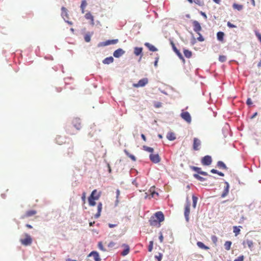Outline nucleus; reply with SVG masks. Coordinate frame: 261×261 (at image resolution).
<instances>
[{
	"instance_id": "1",
	"label": "nucleus",
	"mask_w": 261,
	"mask_h": 261,
	"mask_svg": "<svg viewBox=\"0 0 261 261\" xmlns=\"http://www.w3.org/2000/svg\"><path fill=\"white\" fill-rule=\"evenodd\" d=\"M100 195L101 192H97V190H94L88 198L89 205L91 206H95L96 204L95 200H98L100 197Z\"/></svg>"
},
{
	"instance_id": "2",
	"label": "nucleus",
	"mask_w": 261,
	"mask_h": 261,
	"mask_svg": "<svg viewBox=\"0 0 261 261\" xmlns=\"http://www.w3.org/2000/svg\"><path fill=\"white\" fill-rule=\"evenodd\" d=\"M24 236L25 237V238L21 239L20 240V243L24 246L30 245L32 243V238L28 233H25Z\"/></svg>"
},
{
	"instance_id": "3",
	"label": "nucleus",
	"mask_w": 261,
	"mask_h": 261,
	"mask_svg": "<svg viewBox=\"0 0 261 261\" xmlns=\"http://www.w3.org/2000/svg\"><path fill=\"white\" fill-rule=\"evenodd\" d=\"M190 202L187 200L185 208L184 215L187 222L189 220V216L190 213Z\"/></svg>"
},
{
	"instance_id": "4",
	"label": "nucleus",
	"mask_w": 261,
	"mask_h": 261,
	"mask_svg": "<svg viewBox=\"0 0 261 261\" xmlns=\"http://www.w3.org/2000/svg\"><path fill=\"white\" fill-rule=\"evenodd\" d=\"M148 83V80L147 78H143L139 81L137 83L133 84V87L135 88H139L140 87L145 86Z\"/></svg>"
},
{
	"instance_id": "5",
	"label": "nucleus",
	"mask_w": 261,
	"mask_h": 261,
	"mask_svg": "<svg viewBox=\"0 0 261 261\" xmlns=\"http://www.w3.org/2000/svg\"><path fill=\"white\" fill-rule=\"evenodd\" d=\"M212 159L211 156L205 155L201 160V163L203 165L208 166L211 164Z\"/></svg>"
},
{
	"instance_id": "6",
	"label": "nucleus",
	"mask_w": 261,
	"mask_h": 261,
	"mask_svg": "<svg viewBox=\"0 0 261 261\" xmlns=\"http://www.w3.org/2000/svg\"><path fill=\"white\" fill-rule=\"evenodd\" d=\"M193 26V30L194 31L197 33V34H199V32L201 31L202 28L200 25V24L199 23L198 21L196 20H194L192 22Z\"/></svg>"
},
{
	"instance_id": "7",
	"label": "nucleus",
	"mask_w": 261,
	"mask_h": 261,
	"mask_svg": "<svg viewBox=\"0 0 261 261\" xmlns=\"http://www.w3.org/2000/svg\"><path fill=\"white\" fill-rule=\"evenodd\" d=\"M242 244L244 248L248 247L250 249V250H252L253 247V242L252 240L246 239L243 242Z\"/></svg>"
},
{
	"instance_id": "8",
	"label": "nucleus",
	"mask_w": 261,
	"mask_h": 261,
	"mask_svg": "<svg viewBox=\"0 0 261 261\" xmlns=\"http://www.w3.org/2000/svg\"><path fill=\"white\" fill-rule=\"evenodd\" d=\"M72 124L74 127L77 130H80L82 128L81 121L80 118H75L72 120Z\"/></svg>"
},
{
	"instance_id": "9",
	"label": "nucleus",
	"mask_w": 261,
	"mask_h": 261,
	"mask_svg": "<svg viewBox=\"0 0 261 261\" xmlns=\"http://www.w3.org/2000/svg\"><path fill=\"white\" fill-rule=\"evenodd\" d=\"M181 117L187 121L188 123H190L191 122V117L190 114L188 112H183L180 114Z\"/></svg>"
},
{
	"instance_id": "10",
	"label": "nucleus",
	"mask_w": 261,
	"mask_h": 261,
	"mask_svg": "<svg viewBox=\"0 0 261 261\" xmlns=\"http://www.w3.org/2000/svg\"><path fill=\"white\" fill-rule=\"evenodd\" d=\"M149 159L154 163H158L161 161V158L158 154H150L149 155Z\"/></svg>"
},
{
	"instance_id": "11",
	"label": "nucleus",
	"mask_w": 261,
	"mask_h": 261,
	"mask_svg": "<svg viewBox=\"0 0 261 261\" xmlns=\"http://www.w3.org/2000/svg\"><path fill=\"white\" fill-rule=\"evenodd\" d=\"M149 223L150 225L157 227H159L161 225L160 223L158 221L155 217H154V216H152L150 218Z\"/></svg>"
},
{
	"instance_id": "12",
	"label": "nucleus",
	"mask_w": 261,
	"mask_h": 261,
	"mask_svg": "<svg viewBox=\"0 0 261 261\" xmlns=\"http://www.w3.org/2000/svg\"><path fill=\"white\" fill-rule=\"evenodd\" d=\"M201 141L198 138H194L193 140V149L194 150H198L200 149Z\"/></svg>"
},
{
	"instance_id": "13",
	"label": "nucleus",
	"mask_w": 261,
	"mask_h": 261,
	"mask_svg": "<svg viewBox=\"0 0 261 261\" xmlns=\"http://www.w3.org/2000/svg\"><path fill=\"white\" fill-rule=\"evenodd\" d=\"M37 213L35 210H30L25 212L24 214L21 216V219H25L36 215Z\"/></svg>"
},
{
	"instance_id": "14",
	"label": "nucleus",
	"mask_w": 261,
	"mask_h": 261,
	"mask_svg": "<svg viewBox=\"0 0 261 261\" xmlns=\"http://www.w3.org/2000/svg\"><path fill=\"white\" fill-rule=\"evenodd\" d=\"M154 217L159 221L160 223L163 222L164 220V215L162 212H156L154 215Z\"/></svg>"
},
{
	"instance_id": "15",
	"label": "nucleus",
	"mask_w": 261,
	"mask_h": 261,
	"mask_svg": "<svg viewBox=\"0 0 261 261\" xmlns=\"http://www.w3.org/2000/svg\"><path fill=\"white\" fill-rule=\"evenodd\" d=\"M224 184H225V186L224 187V191L221 194V197L222 198L226 197L228 195V192H229V185L228 182L227 181H225Z\"/></svg>"
},
{
	"instance_id": "16",
	"label": "nucleus",
	"mask_w": 261,
	"mask_h": 261,
	"mask_svg": "<svg viewBox=\"0 0 261 261\" xmlns=\"http://www.w3.org/2000/svg\"><path fill=\"white\" fill-rule=\"evenodd\" d=\"M125 51L121 48H118L113 53V56L115 58H119L123 54H124Z\"/></svg>"
},
{
	"instance_id": "17",
	"label": "nucleus",
	"mask_w": 261,
	"mask_h": 261,
	"mask_svg": "<svg viewBox=\"0 0 261 261\" xmlns=\"http://www.w3.org/2000/svg\"><path fill=\"white\" fill-rule=\"evenodd\" d=\"M89 256H93L95 261H100L101 258L99 254L96 251H92L89 254Z\"/></svg>"
},
{
	"instance_id": "18",
	"label": "nucleus",
	"mask_w": 261,
	"mask_h": 261,
	"mask_svg": "<svg viewBox=\"0 0 261 261\" xmlns=\"http://www.w3.org/2000/svg\"><path fill=\"white\" fill-rule=\"evenodd\" d=\"M142 50H143L142 47H136L134 48V54L136 56H140V59H141L143 56Z\"/></svg>"
},
{
	"instance_id": "19",
	"label": "nucleus",
	"mask_w": 261,
	"mask_h": 261,
	"mask_svg": "<svg viewBox=\"0 0 261 261\" xmlns=\"http://www.w3.org/2000/svg\"><path fill=\"white\" fill-rule=\"evenodd\" d=\"M61 16L64 20L69 18L67 10L64 7H62L61 8Z\"/></svg>"
},
{
	"instance_id": "20",
	"label": "nucleus",
	"mask_w": 261,
	"mask_h": 261,
	"mask_svg": "<svg viewBox=\"0 0 261 261\" xmlns=\"http://www.w3.org/2000/svg\"><path fill=\"white\" fill-rule=\"evenodd\" d=\"M192 169L194 171L197 172L198 173H199L200 174H201L204 176L207 175V173L206 172L201 171V169L199 167L193 166L192 167Z\"/></svg>"
},
{
	"instance_id": "21",
	"label": "nucleus",
	"mask_w": 261,
	"mask_h": 261,
	"mask_svg": "<svg viewBox=\"0 0 261 261\" xmlns=\"http://www.w3.org/2000/svg\"><path fill=\"white\" fill-rule=\"evenodd\" d=\"M102 204L101 202L98 203L97 205V213L95 215V218H98L100 216L102 210Z\"/></svg>"
},
{
	"instance_id": "22",
	"label": "nucleus",
	"mask_w": 261,
	"mask_h": 261,
	"mask_svg": "<svg viewBox=\"0 0 261 261\" xmlns=\"http://www.w3.org/2000/svg\"><path fill=\"white\" fill-rule=\"evenodd\" d=\"M144 45L151 51H156L158 50V49L154 46L148 42H146Z\"/></svg>"
},
{
	"instance_id": "23",
	"label": "nucleus",
	"mask_w": 261,
	"mask_h": 261,
	"mask_svg": "<svg viewBox=\"0 0 261 261\" xmlns=\"http://www.w3.org/2000/svg\"><path fill=\"white\" fill-rule=\"evenodd\" d=\"M118 42V39H113V40H107L106 42H105L103 43H104V45L106 46V45H109L110 44H115L117 43Z\"/></svg>"
},
{
	"instance_id": "24",
	"label": "nucleus",
	"mask_w": 261,
	"mask_h": 261,
	"mask_svg": "<svg viewBox=\"0 0 261 261\" xmlns=\"http://www.w3.org/2000/svg\"><path fill=\"white\" fill-rule=\"evenodd\" d=\"M167 138L170 141H173L176 139L175 134L173 132H169L167 135Z\"/></svg>"
},
{
	"instance_id": "25",
	"label": "nucleus",
	"mask_w": 261,
	"mask_h": 261,
	"mask_svg": "<svg viewBox=\"0 0 261 261\" xmlns=\"http://www.w3.org/2000/svg\"><path fill=\"white\" fill-rule=\"evenodd\" d=\"M114 61V59L112 57H107L105 58L103 61L102 63L105 64H109L110 63H113Z\"/></svg>"
},
{
	"instance_id": "26",
	"label": "nucleus",
	"mask_w": 261,
	"mask_h": 261,
	"mask_svg": "<svg viewBox=\"0 0 261 261\" xmlns=\"http://www.w3.org/2000/svg\"><path fill=\"white\" fill-rule=\"evenodd\" d=\"M123 246L125 247V249L121 252V255L123 256H125L128 254L129 252V247L128 245L126 244H123Z\"/></svg>"
},
{
	"instance_id": "27",
	"label": "nucleus",
	"mask_w": 261,
	"mask_h": 261,
	"mask_svg": "<svg viewBox=\"0 0 261 261\" xmlns=\"http://www.w3.org/2000/svg\"><path fill=\"white\" fill-rule=\"evenodd\" d=\"M85 18L87 19H89L91 20V23L92 24H94V17L91 14V13L88 12L85 15Z\"/></svg>"
},
{
	"instance_id": "28",
	"label": "nucleus",
	"mask_w": 261,
	"mask_h": 261,
	"mask_svg": "<svg viewBox=\"0 0 261 261\" xmlns=\"http://www.w3.org/2000/svg\"><path fill=\"white\" fill-rule=\"evenodd\" d=\"M224 33L222 32H219L217 34V39L221 42L223 41Z\"/></svg>"
},
{
	"instance_id": "29",
	"label": "nucleus",
	"mask_w": 261,
	"mask_h": 261,
	"mask_svg": "<svg viewBox=\"0 0 261 261\" xmlns=\"http://www.w3.org/2000/svg\"><path fill=\"white\" fill-rule=\"evenodd\" d=\"M240 228H242V226H233V231L235 233V236H237L240 233Z\"/></svg>"
},
{
	"instance_id": "30",
	"label": "nucleus",
	"mask_w": 261,
	"mask_h": 261,
	"mask_svg": "<svg viewBox=\"0 0 261 261\" xmlns=\"http://www.w3.org/2000/svg\"><path fill=\"white\" fill-rule=\"evenodd\" d=\"M184 54L185 56L187 58H191L192 55V53L190 50L186 49L184 50Z\"/></svg>"
},
{
	"instance_id": "31",
	"label": "nucleus",
	"mask_w": 261,
	"mask_h": 261,
	"mask_svg": "<svg viewBox=\"0 0 261 261\" xmlns=\"http://www.w3.org/2000/svg\"><path fill=\"white\" fill-rule=\"evenodd\" d=\"M197 245L201 249H203L205 250H208L209 249V247L205 246L202 242H198L197 243Z\"/></svg>"
},
{
	"instance_id": "32",
	"label": "nucleus",
	"mask_w": 261,
	"mask_h": 261,
	"mask_svg": "<svg viewBox=\"0 0 261 261\" xmlns=\"http://www.w3.org/2000/svg\"><path fill=\"white\" fill-rule=\"evenodd\" d=\"M124 151L125 153L126 154V155L128 157H129L130 159H131V160H132V161H136V157H135L134 155H132V154H130V153H129V152H128L127 150L125 149V150H124Z\"/></svg>"
},
{
	"instance_id": "33",
	"label": "nucleus",
	"mask_w": 261,
	"mask_h": 261,
	"mask_svg": "<svg viewBox=\"0 0 261 261\" xmlns=\"http://www.w3.org/2000/svg\"><path fill=\"white\" fill-rule=\"evenodd\" d=\"M217 166L219 168H222L223 169H226L227 167L226 166L225 164L222 161H219L217 163Z\"/></svg>"
},
{
	"instance_id": "34",
	"label": "nucleus",
	"mask_w": 261,
	"mask_h": 261,
	"mask_svg": "<svg viewBox=\"0 0 261 261\" xmlns=\"http://www.w3.org/2000/svg\"><path fill=\"white\" fill-rule=\"evenodd\" d=\"M232 7L234 9H237L238 11H241V10H242L243 8V6L242 5H239V4H237L234 3L232 5Z\"/></svg>"
},
{
	"instance_id": "35",
	"label": "nucleus",
	"mask_w": 261,
	"mask_h": 261,
	"mask_svg": "<svg viewBox=\"0 0 261 261\" xmlns=\"http://www.w3.org/2000/svg\"><path fill=\"white\" fill-rule=\"evenodd\" d=\"M143 149L146 151L151 152V153H152L154 150L153 148H151V147H148V146H147L145 145H144L143 146Z\"/></svg>"
},
{
	"instance_id": "36",
	"label": "nucleus",
	"mask_w": 261,
	"mask_h": 261,
	"mask_svg": "<svg viewBox=\"0 0 261 261\" xmlns=\"http://www.w3.org/2000/svg\"><path fill=\"white\" fill-rule=\"evenodd\" d=\"M192 200H193V207L194 208H195L196 206L197 200H198V198L196 196H195V195H193L192 196Z\"/></svg>"
},
{
	"instance_id": "37",
	"label": "nucleus",
	"mask_w": 261,
	"mask_h": 261,
	"mask_svg": "<svg viewBox=\"0 0 261 261\" xmlns=\"http://www.w3.org/2000/svg\"><path fill=\"white\" fill-rule=\"evenodd\" d=\"M231 245V242L230 241H226L224 244V247L226 250H229Z\"/></svg>"
},
{
	"instance_id": "38",
	"label": "nucleus",
	"mask_w": 261,
	"mask_h": 261,
	"mask_svg": "<svg viewBox=\"0 0 261 261\" xmlns=\"http://www.w3.org/2000/svg\"><path fill=\"white\" fill-rule=\"evenodd\" d=\"M154 187H151V188L150 189V192L151 193V196L152 197H154L155 195H158V193L155 192L154 191Z\"/></svg>"
},
{
	"instance_id": "39",
	"label": "nucleus",
	"mask_w": 261,
	"mask_h": 261,
	"mask_svg": "<svg viewBox=\"0 0 261 261\" xmlns=\"http://www.w3.org/2000/svg\"><path fill=\"white\" fill-rule=\"evenodd\" d=\"M98 247L99 248L100 250H101L102 251H106L107 250L103 247L102 243L101 242H99L98 243Z\"/></svg>"
},
{
	"instance_id": "40",
	"label": "nucleus",
	"mask_w": 261,
	"mask_h": 261,
	"mask_svg": "<svg viewBox=\"0 0 261 261\" xmlns=\"http://www.w3.org/2000/svg\"><path fill=\"white\" fill-rule=\"evenodd\" d=\"M194 177L196 178L197 179L200 180V181H204V178L201 176H200V175H199L198 174H194Z\"/></svg>"
},
{
	"instance_id": "41",
	"label": "nucleus",
	"mask_w": 261,
	"mask_h": 261,
	"mask_svg": "<svg viewBox=\"0 0 261 261\" xmlns=\"http://www.w3.org/2000/svg\"><path fill=\"white\" fill-rule=\"evenodd\" d=\"M175 53H176V54L177 55V56L179 57V58L180 59L182 60L183 61H185L184 58L183 57L182 55H181V54L180 53V51L178 50L176 51Z\"/></svg>"
},
{
	"instance_id": "42",
	"label": "nucleus",
	"mask_w": 261,
	"mask_h": 261,
	"mask_svg": "<svg viewBox=\"0 0 261 261\" xmlns=\"http://www.w3.org/2000/svg\"><path fill=\"white\" fill-rule=\"evenodd\" d=\"M219 60L221 62H224L226 60V57L225 56L221 55L219 57Z\"/></svg>"
},
{
	"instance_id": "43",
	"label": "nucleus",
	"mask_w": 261,
	"mask_h": 261,
	"mask_svg": "<svg viewBox=\"0 0 261 261\" xmlns=\"http://www.w3.org/2000/svg\"><path fill=\"white\" fill-rule=\"evenodd\" d=\"M153 245V241H150L149 242V245L148 246V251L151 252L152 250Z\"/></svg>"
},
{
	"instance_id": "44",
	"label": "nucleus",
	"mask_w": 261,
	"mask_h": 261,
	"mask_svg": "<svg viewBox=\"0 0 261 261\" xmlns=\"http://www.w3.org/2000/svg\"><path fill=\"white\" fill-rule=\"evenodd\" d=\"M68 155L70 156L73 153V146L71 148H69L68 151Z\"/></svg>"
},
{
	"instance_id": "45",
	"label": "nucleus",
	"mask_w": 261,
	"mask_h": 261,
	"mask_svg": "<svg viewBox=\"0 0 261 261\" xmlns=\"http://www.w3.org/2000/svg\"><path fill=\"white\" fill-rule=\"evenodd\" d=\"M87 2L86 0H83L82 1V3H81V8H85L86 6H87Z\"/></svg>"
},
{
	"instance_id": "46",
	"label": "nucleus",
	"mask_w": 261,
	"mask_h": 261,
	"mask_svg": "<svg viewBox=\"0 0 261 261\" xmlns=\"http://www.w3.org/2000/svg\"><path fill=\"white\" fill-rule=\"evenodd\" d=\"M244 257L243 255H241L236 258L234 261H244Z\"/></svg>"
},
{
	"instance_id": "47",
	"label": "nucleus",
	"mask_w": 261,
	"mask_h": 261,
	"mask_svg": "<svg viewBox=\"0 0 261 261\" xmlns=\"http://www.w3.org/2000/svg\"><path fill=\"white\" fill-rule=\"evenodd\" d=\"M199 37L197 38V40L200 42H202L204 40V38L202 37L200 33L199 32V34H198Z\"/></svg>"
},
{
	"instance_id": "48",
	"label": "nucleus",
	"mask_w": 261,
	"mask_h": 261,
	"mask_svg": "<svg viewBox=\"0 0 261 261\" xmlns=\"http://www.w3.org/2000/svg\"><path fill=\"white\" fill-rule=\"evenodd\" d=\"M255 33L256 36L257 37L258 40L261 42V34L257 31H255Z\"/></svg>"
},
{
	"instance_id": "49",
	"label": "nucleus",
	"mask_w": 261,
	"mask_h": 261,
	"mask_svg": "<svg viewBox=\"0 0 261 261\" xmlns=\"http://www.w3.org/2000/svg\"><path fill=\"white\" fill-rule=\"evenodd\" d=\"M86 192H83V194H82V199L84 202V203H85V201H86Z\"/></svg>"
},
{
	"instance_id": "50",
	"label": "nucleus",
	"mask_w": 261,
	"mask_h": 261,
	"mask_svg": "<svg viewBox=\"0 0 261 261\" xmlns=\"http://www.w3.org/2000/svg\"><path fill=\"white\" fill-rule=\"evenodd\" d=\"M227 26H228L229 28H236V27H237L235 25H234V24H232V23H231V22H230L229 21H228V22H227Z\"/></svg>"
},
{
	"instance_id": "51",
	"label": "nucleus",
	"mask_w": 261,
	"mask_h": 261,
	"mask_svg": "<svg viewBox=\"0 0 261 261\" xmlns=\"http://www.w3.org/2000/svg\"><path fill=\"white\" fill-rule=\"evenodd\" d=\"M171 44L174 52L178 50L173 41L171 42Z\"/></svg>"
},
{
	"instance_id": "52",
	"label": "nucleus",
	"mask_w": 261,
	"mask_h": 261,
	"mask_svg": "<svg viewBox=\"0 0 261 261\" xmlns=\"http://www.w3.org/2000/svg\"><path fill=\"white\" fill-rule=\"evenodd\" d=\"M115 245V243L113 242H111L109 243V244L108 245V246L109 247V248H113L114 247Z\"/></svg>"
},
{
	"instance_id": "53",
	"label": "nucleus",
	"mask_w": 261,
	"mask_h": 261,
	"mask_svg": "<svg viewBox=\"0 0 261 261\" xmlns=\"http://www.w3.org/2000/svg\"><path fill=\"white\" fill-rule=\"evenodd\" d=\"M159 60V57L158 56L155 58V61L154 63V65L156 67L158 66V63Z\"/></svg>"
},
{
	"instance_id": "54",
	"label": "nucleus",
	"mask_w": 261,
	"mask_h": 261,
	"mask_svg": "<svg viewBox=\"0 0 261 261\" xmlns=\"http://www.w3.org/2000/svg\"><path fill=\"white\" fill-rule=\"evenodd\" d=\"M90 36H88V35H86L85 36V40L87 42H89L90 41Z\"/></svg>"
},
{
	"instance_id": "55",
	"label": "nucleus",
	"mask_w": 261,
	"mask_h": 261,
	"mask_svg": "<svg viewBox=\"0 0 261 261\" xmlns=\"http://www.w3.org/2000/svg\"><path fill=\"white\" fill-rule=\"evenodd\" d=\"M246 103L248 105V106H250L252 104V100H251V99L250 98H248L247 100V101H246Z\"/></svg>"
},
{
	"instance_id": "56",
	"label": "nucleus",
	"mask_w": 261,
	"mask_h": 261,
	"mask_svg": "<svg viewBox=\"0 0 261 261\" xmlns=\"http://www.w3.org/2000/svg\"><path fill=\"white\" fill-rule=\"evenodd\" d=\"M159 240L161 243H162L163 241V236L162 232H160V235L159 236Z\"/></svg>"
},
{
	"instance_id": "57",
	"label": "nucleus",
	"mask_w": 261,
	"mask_h": 261,
	"mask_svg": "<svg viewBox=\"0 0 261 261\" xmlns=\"http://www.w3.org/2000/svg\"><path fill=\"white\" fill-rule=\"evenodd\" d=\"M117 226V224H109V227L110 228H113V227H115L116 226Z\"/></svg>"
},
{
	"instance_id": "58",
	"label": "nucleus",
	"mask_w": 261,
	"mask_h": 261,
	"mask_svg": "<svg viewBox=\"0 0 261 261\" xmlns=\"http://www.w3.org/2000/svg\"><path fill=\"white\" fill-rule=\"evenodd\" d=\"M155 257L158 259V261H161L162 258V255L160 254L159 256H156Z\"/></svg>"
},
{
	"instance_id": "59",
	"label": "nucleus",
	"mask_w": 261,
	"mask_h": 261,
	"mask_svg": "<svg viewBox=\"0 0 261 261\" xmlns=\"http://www.w3.org/2000/svg\"><path fill=\"white\" fill-rule=\"evenodd\" d=\"M218 171L216 169H213L211 170V172L212 173H215V174H217L218 173Z\"/></svg>"
},
{
	"instance_id": "60",
	"label": "nucleus",
	"mask_w": 261,
	"mask_h": 261,
	"mask_svg": "<svg viewBox=\"0 0 261 261\" xmlns=\"http://www.w3.org/2000/svg\"><path fill=\"white\" fill-rule=\"evenodd\" d=\"M141 138L144 141H146V138L144 134H141Z\"/></svg>"
},
{
	"instance_id": "61",
	"label": "nucleus",
	"mask_w": 261,
	"mask_h": 261,
	"mask_svg": "<svg viewBox=\"0 0 261 261\" xmlns=\"http://www.w3.org/2000/svg\"><path fill=\"white\" fill-rule=\"evenodd\" d=\"M217 174H218L219 175L221 176H224V173H222V172H219V171H218Z\"/></svg>"
},
{
	"instance_id": "62",
	"label": "nucleus",
	"mask_w": 261,
	"mask_h": 261,
	"mask_svg": "<svg viewBox=\"0 0 261 261\" xmlns=\"http://www.w3.org/2000/svg\"><path fill=\"white\" fill-rule=\"evenodd\" d=\"M201 14L205 18H206L207 16L205 13L201 12Z\"/></svg>"
},
{
	"instance_id": "63",
	"label": "nucleus",
	"mask_w": 261,
	"mask_h": 261,
	"mask_svg": "<svg viewBox=\"0 0 261 261\" xmlns=\"http://www.w3.org/2000/svg\"><path fill=\"white\" fill-rule=\"evenodd\" d=\"M194 2L196 4H198V5H200V1H199V0H194Z\"/></svg>"
},
{
	"instance_id": "64",
	"label": "nucleus",
	"mask_w": 261,
	"mask_h": 261,
	"mask_svg": "<svg viewBox=\"0 0 261 261\" xmlns=\"http://www.w3.org/2000/svg\"><path fill=\"white\" fill-rule=\"evenodd\" d=\"M26 227H28V228H30V229L33 228L32 225L28 224H26Z\"/></svg>"
}]
</instances>
